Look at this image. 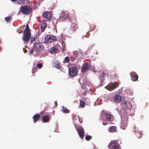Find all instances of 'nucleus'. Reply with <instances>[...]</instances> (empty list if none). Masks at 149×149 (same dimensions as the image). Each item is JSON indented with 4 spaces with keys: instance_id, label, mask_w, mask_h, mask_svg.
I'll list each match as a JSON object with an SVG mask.
<instances>
[{
    "instance_id": "nucleus-5",
    "label": "nucleus",
    "mask_w": 149,
    "mask_h": 149,
    "mask_svg": "<svg viewBox=\"0 0 149 149\" xmlns=\"http://www.w3.org/2000/svg\"><path fill=\"white\" fill-rule=\"evenodd\" d=\"M23 36L22 38L23 40L26 43L29 42L31 37V32H23Z\"/></svg>"
},
{
    "instance_id": "nucleus-49",
    "label": "nucleus",
    "mask_w": 149,
    "mask_h": 149,
    "mask_svg": "<svg viewBox=\"0 0 149 149\" xmlns=\"http://www.w3.org/2000/svg\"><path fill=\"white\" fill-rule=\"evenodd\" d=\"M134 128H136V127H134Z\"/></svg>"
},
{
    "instance_id": "nucleus-15",
    "label": "nucleus",
    "mask_w": 149,
    "mask_h": 149,
    "mask_svg": "<svg viewBox=\"0 0 149 149\" xmlns=\"http://www.w3.org/2000/svg\"><path fill=\"white\" fill-rule=\"evenodd\" d=\"M106 120L109 121H112L113 120V117L111 115L107 113H105L103 115Z\"/></svg>"
},
{
    "instance_id": "nucleus-47",
    "label": "nucleus",
    "mask_w": 149,
    "mask_h": 149,
    "mask_svg": "<svg viewBox=\"0 0 149 149\" xmlns=\"http://www.w3.org/2000/svg\"><path fill=\"white\" fill-rule=\"evenodd\" d=\"M84 37V36H82V38H83Z\"/></svg>"
},
{
    "instance_id": "nucleus-35",
    "label": "nucleus",
    "mask_w": 149,
    "mask_h": 149,
    "mask_svg": "<svg viewBox=\"0 0 149 149\" xmlns=\"http://www.w3.org/2000/svg\"><path fill=\"white\" fill-rule=\"evenodd\" d=\"M57 50V49L54 47H53L52 48V51L53 52H56Z\"/></svg>"
},
{
    "instance_id": "nucleus-48",
    "label": "nucleus",
    "mask_w": 149,
    "mask_h": 149,
    "mask_svg": "<svg viewBox=\"0 0 149 149\" xmlns=\"http://www.w3.org/2000/svg\"><path fill=\"white\" fill-rule=\"evenodd\" d=\"M134 128H136V127H134Z\"/></svg>"
},
{
    "instance_id": "nucleus-45",
    "label": "nucleus",
    "mask_w": 149,
    "mask_h": 149,
    "mask_svg": "<svg viewBox=\"0 0 149 149\" xmlns=\"http://www.w3.org/2000/svg\"><path fill=\"white\" fill-rule=\"evenodd\" d=\"M1 50H2L1 48V47H0V52H1Z\"/></svg>"
},
{
    "instance_id": "nucleus-17",
    "label": "nucleus",
    "mask_w": 149,
    "mask_h": 149,
    "mask_svg": "<svg viewBox=\"0 0 149 149\" xmlns=\"http://www.w3.org/2000/svg\"><path fill=\"white\" fill-rule=\"evenodd\" d=\"M113 100L115 102L119 103L121 100L122 97L118 94H116L113 97Z\"/></svg>"
},
{
    "instance_id": "nucleus-11",
    "label": "nucleus",
    "mask_w": 149,
    "mask_h": 149,
    "mask_svg": "<svg viewBox=\"0 0 149 149\" xmlns=\"http://www.w3.org/2000/svg\"><path fill=\"white\" fill-rule=\"evenodd\" d=\"M78 134L81 139L84 136L85 132L84 128L82 127H79L77 129Z\"/></svg>"
},
{
    "instance_id": "nucleus-50",
    "label": "nucleus",
    "mask_w": 149,
    "mask_h": 149,
    "mask_svg": "<svg viewBox=\"0 0 149 149\" xmlns=\"http://www.w3.org/2000/svg\"><path fill=\"white\" fill-rule=\"evenodd\" d=\"M107 76H108V74H107Z\"/></svg>"
},
{
    "instance_id": "nucleus-3",
    "label": "nucleus",
    "mask_w": 149,
    "mask_h": 149,
    "mask_svg": "<svg viewBox=\"0 0 149 149\" xmlns=\"http://www.w3.org/2000/svg\"><path fill=\"white\" fill-rule=\"evenodd\" d=\"M69 21L72 23L70 29L73 32L75 31L78 29L77 23L76 19L74 18L72 21V19H70Z\"/></svg>"
},
{
    "instance_id": "nucleus-29",
    "label": "nucleus",
    "mask_w": 149,
    "mask_h": 149,
    "mask_svg": "<svg viewBox=\"0 0 149 149\" xmlns=\"http://www.w3.org/2000/svg\"><path fill=\"white\" fill-rule=\"evenodd\" d=\"M30 31L31 30L29 28L28 25L27 24L26 25V28L24 32L25 33V32H30Z\"/></svg>"
},
{
    "instance_id": "nucleus-14",
    "label": "nucleus",
    "mask_w": 149,
    "mask_h": 149,
    "mask_svg": "<svg viewBox=\"0 0 149 149\" xmlns=\"http://www.w3.org/2000/svg\"><path fill=\"white\" fill-rule=\"evenodd\" d=\"M46 19L47 21L50 20L52 15L48 11L45 12L42 15Z\"/></svg>"
},
{
    "instance_id": "nucleus-46",
    "label": "nucleus",
    "mask_w": 149,
    "mask_h": 149,
    "mask_svg": "<svg viewBox=\"0 0 149 149\" xmlns=\"http://www.w3.org/2000/svg\"><path fill=\"white\" fill-rule=\"evenodd\" d=\"M24 53H26V52H25V51H24Z\"/></svg>"
},
{
    "instance_id": "nucleus-23",
    "label": "nucleus",
    "mask_w": 149,
    "mask_h": 149,
    "mask_svg": "<svg viewBox=\"0 0 149 149\" xmlns=\"http://www.w3.org/2000/svg\"><path fill=\"white\" fill-rule=\"evenodd\" d=\"M116 130V128L115 126H111L109 128V131L110 132H113Z\"/></svg>"
},
{
    "instance_id": "nucleus-22",
    "label": "nucleus",
    "mask_w": 149,
    "mask_h": 149,
    "mask_svg": "<svg viewBox=\"0 0 149 149\" xmlns=\"http://www.w3.org/2000/svg\"><path fill=\"white\" fill-rule=\"evenodd\" d=\"M12 1H17V3L20 5L24 4L26 0H11Z\"/></svg>"
},
{
    "instance_id": "nucleus-20",
    "label": "nucleus",
    "mask_w": 149,
    "mask_h": 149,
    "mask_svg": "<svg viewBox=\"0 0 149 149\" xmlns=\"http://www.w3.org/2000/svg\"><path fill=\"white\" fill-rule=\"evenodd\" d=\"M40 26V32H42L44 31L47 27L46 24L45 22H44V23L42 22Z\"/></svg>"
},
{
    "instance_id": "nucleus-12",
    "label": "nucleus",
    "mask_w": 149,
    "mask_h": 149,
    "mask_svg": "<svg viewBox=\"0 0 149 149\" xmlns=\"http://www.w3.org/2000/svg\"><path fill=\"white\" fill-rule=\"evenodd\" d=\"M90 68V65L87 63H85L83 64L81 68V71L83 72H85L87 71Z\"/></svg>"
},
{
    "instance_id": "nucleus-36",
    "label": "nucleus",
    "mask_w": 149,
    "mask_h": 149,
    "mask_svg": "<svg viewBox=\"0 0 149 149\" xmlns=\"http://www.w3.org/2000/svg\"><path fill=\"white\" fill-rule=\"evenodd\" d=\"M36 39V37H32L31 38V43L33 41H34Z\"/></svg>"
},
{
    "instance_id": "nucleus-26",
    "label": "nucleus",
    "mask_w": 149,
    "mask_h": 149,
    "mask_svg": "<svg viewBox=\"0 0 149 149\" xmlns=\"http://www.w3.org/2000/svg\"><path fill=\"white\" fill-rule=\"evenodd\" d=\"M106 74L105 71H101L100 73V77H101L104 78L105 77Z\"/></svg>"
},
{
    "instance_id": "nucleus-39",
    "label": "nucleus",
    "mask_w": 149,
    "mask_h": 149,
    "mask_svg": "<svg viewBox=\"0 0 149 149\" xmlns=\"http://www.w3.org/2000/svg\"><path fill=\"white\" fill-rule=\"evenodd\" d=\"M17 32L19 33L20 34L22 32V31L20 29H18L17 30Z\"/></svg>"
},
{
    "instance_id": "nucleus-1",
    "label": "nucleus",
    "mask_w": 149,
    "mask_h": 149,
    "mask_svg": "<svg viewBox=\"0 0 149 149\" xmlns=\"http://www.w3.org/2000/svg\"><path fill=\"white\" fill-rule=\"evenodd\" d=\"M20 11L24 14H30L32 11V8L29 6H24L20 8Z\"/></svg>"
},
{
    "instance_id": "nucleus-33",
    "label": "nucleus",
    "mask_w": 149,
    "mask_h": 149,
    "mask_svg": "<svg viewBox=\"0 0 149 149\" xmlns=\"http://www.w3.org/2000/svg\"><path fill=\"white\" fill-rule=\"evenodd\" d=\"M11 17H5V19L6 21L9 22V21H10V19H11Z\"/></svg>"
},
{
    "instance_id": "nucleus-31",
    "label": "nucleus",
    "mask_w": 149,
    "mask_h": 149,
    "mask_svg": "<svg viewBox=\"0 0 149 149\" xmlns=\"http://www.w3.org/2000/svg\"><path fill=\"white\" fill-rule=\"evenodd\" d=\"M92 138V137L89 135H87L86 136L85 139L87 141H89Z\"/></svg>"
},
{
    "instance_id": "nucleus-27",
    "label": "nucleus",
    "mask_w": 149,
    "mask_h": 149,
    "mask_svg": "<svg viewBox=\"0 0 149 149\" xmlns=\"http://www.w3.org/2000/svg\"><path fill=\"white\" fill-rule=\"evenodd\" d=\"M54 66L57 68L59 69L61 68V66L60 64L57 61L54 64Z\"/></svg>"
},
{
    "instance_id": "nucleus-32",
    "label": "nucleus",
    "mask_w": 149,
    "mask_h": 149,
    "mask_svg": "<svg viewBox=\"0 0 149 149\" xmlns=\"http://www.w3.org/2000/svg\"><path fill=\"white\" fill-rule=\"evenodd\" d=\"M64 61L66 63H68L70 61L69 57L68 56L66 57L64 59Z\"/></svg>"
},
{
    "instance_id": "nucleus-19",
    "label": "nucleus",
    "mask_w": 149,
    "mask_h": 149,
    "mask_svg": "<svg viewBox=\"0 0 149 149\" xmlns=\"http://www.w3.org/2000/svg\"><path fill=\"white\" fill-rule=\"evenodd\" d=\"M124 107L125 108L130 109L132 108V105L130 102L128 101H125L124 103Z\"/></svg>"
},
{
    "instance_id": "nucleus-24",
    "label": "nucleus",
    "mask_w": 149,
    "mask_h": 149,
    "mask_svg": "<svg viewBox=\"0 0 149 149\" xmlns=\"http://www.w3.org/2000/svg\"><path fill=\"white\" fill-rule=\"evenodd\" d=\"M116 74L114 72H111L110 74V77L111 79H115Z\"/></svg>"
},
{
    "instance_id": "nucleus-37",
    "label": "nucleus",
    "mask_w": 149,
    "mask_h": 149,
    "mask_svg": "<svg viewBox=\"0 0 149 149\" xmlns=\"http://www.w3.org/2000/svg\"><path fill=\"white\" fill-rule=\"evenodd\" d=\"M139 134L141 136H140L139 137H138V138H141V135H142L143 133L142 132L140 131L137 134Z\"/></svg>"
},
{
    "instance_id": "nucleus-21",
    "label": "nucleus",
    "mask_w": 149,
    "mask_h": 149,
    "mask_svg": "<svg viewBox=\"0 0 149 149\" xmlns=\"http://www.w3.org/2000/svg\"><path fill=\"white\" fill-rule=\"evenodd\" d=\"M50 118L49 116H44L42 118V121L44 123L47 122L49 120Z\"/></svg>"
},
{
    "instance_id": "nucleus-44",
    "label": "nucleus",
    "mask_w": 149,
    "mask_h": 149,
    "mask_svg": "<svg viewBox=\"0 0 149 149\" xmlns=\"http://www.w3.org/2000/svg\"><path fill=\"white\" fill-rule=\"evenodd\" d=\"M74 126L76 128H77V125H74Z\"/></svg>"
},
{
    "instance_id": "nucleus-13",
    "label": "nucleus",
    "mask_w": 149,
    "mask_h": 149,
    "mask_svg": "<svg viewBox=\"0 0 149 149\" xmlns=\"http://www.w3.org/2000/svg\"><path fill=\"white\" fill-rule=\"evenodd\" d=\"M34 50L37 53H38L40 51L42 46L39 43H36L34 45Z\"/></svg>"
},
{
    "instance_id": "nucleus-7",
    "label": "nucleus",
    "mask_w": 149,
    "mask_h": 149,
    "mask_svg": "<svg viewBox=\"0 0 149 149\" xmlns=\"http://www.w3.org/2000/svg\"><path fill=\"white\" fill-rule=\"evenodd\" d=\"M69 16L67 12L63 11L61 13L59 20L61 21H65L67 19H68Z\"/></svg>"
},
{
    "instance_id": "nucleus-9",
    "label": "nucleus",
    "mask_w": 149,
    "mask_h": 149,
    "mask_svg": "<svg viewBox=\"0 0 149 149\" xmlns=\"http://www.w3.org/2000/svg\"><path fill=\"white\" fill-rule=\"evenodd\" d=\"M118 86V84L111 82L107 86V89L110 91H112Z\"/></svg>"
},
{
    "instance_id": "nucleus-28",
    "label": "nucleus",
    "mask_w": 149,
    "mask_h": 149,
    "mask_svg": "<svg viewBox=\"0 0 149 149\" xmlns=\"http://www.w3.org/2000/svg\"><path fill=\"white\" fill-rule=\"evenodd\" d=\"M62 111L64 113H69V111L65 107H63Z\"/></svg>"
},
{
    "instance_id": "nucleus-2",
    "label": "nucleus",
    "mask_w": 149,
    "mask_h": 149,
    "mask_svg": "<svg viewBox=\"0 0 149 149\" xmlns=\"http://www.w3.org/2000/svg\"><path fill=\"white\" fill-rule=\"evenodd\" d=\"M108 147L110 149H120V145L116 141H113L109 144Z\"/></svg>"
},
{
    "instance_id": "nucleus-38",
    "label": "nucleus",
    "mask_w": 149,
    "mask_h": 149,
    "mask_svg": "<svg viewBox=\"0 0 149 149\" xmlns=\"http://www.w3.org/2000/svg\"><path fill=\"white\" fill-rule=\"evenodd\" d=\"M29 53L31 55L33 54V49H31L29 50Z\"/></svg>"
},
{
    "instance_id": "nucleus-4",
    "label": "nucleus",
    "mask_w": 149,
    "mask_h": 149,
    "mask_svg": "<svg viewBox=\"0 0 149 149\" xmlns=\"http://www.w3.org/2000/svg\"><path fill=\"white\" fill-rule=\"evenodd\" d=\"M45 42L47 43H51L55 41L56 39L55 37L52 35H47L44 38Z\"/></svg>"
},
{
    "instance_id": "nucleus-6",
    "label": "nucleus",
    "mask_w": 149,
    "mask_h": 149,
    "mask_svg": "<svg viewBox=\"0 0 149 149\" xmlns=\"http://www.w3.org/2000/svg\"><path fill=\"white\" fill-rule=\"evenodd\" d=\"M128 123V118L127 116L122 118V122L120 125L121 128L125 130Z\"/></svg>"
},
{
    "instance_id": "nucleus-43",
    "label": "nucleus",
    "mask_w": 149,
    "mask_h": 149,
    "mask_svg": "<svg viewBox=\"0 0 149 149\" xmlns=\"http://www.w3.org/2000/svg\"><path fill=\"white\" fill-rule=\"evenodd\" d=\"M102 124L104 125H107V123H106L105 122H104Z\"/></svg>"
},
{
    "instance_id": "nucleus-8",
    "label": "nucleus",
    "mask_w": 149,
    "mask_h": 149,
    "mask_svg": "<svg viewBox=\"0 0 149 149\" xmlns=\"http://www.w3.org/2000/svg\"><path fill=\"white\" fill-rule=\"evenodd\" d=\"M46 108H45L43 111L40 112V114H36L33 116L32 118L33 119V121L34 123H36V122L38 121L39 120L40 115H42V114L44 113L45 111L46 110Z\"/></svg>"
},
{
    "instance_id": "nucleus-18",
    "label": "nucleus",
    "mask_w": 149,
    "mask_h": 149,
    "mask_svg": "<svg viewBox=\"0 0 149 149\" xmlns=\"http://www.w3.org/2000/svg\"><path fill=\"white\" fill-rule=\"evenodd\" d=\"M73 54L74 56L78 59L81 58L82 55V53L80 51H75L73 52Z\"/></svg>"
},
{
    "instance_id": "nucleus-25",
    "label": "nucleus",
    "mask_w": 149,
    "mask_h": 149,
    "mask_svg": "<svg viewBox=\"0 0 149 149\" xmlns=\"http://www.w3.org/2000/svg\"><path fill=\"white\" fill-rule=\"evenodd\" d=\"M80 103L79 106L82 108L84 107L85 105V102L84 101H82L81 100H79Z\"/></svg>"
},
{
    "instance_id": "nucleus-34",
    "label": "nucleus",
    "mask_w": 149,
    "mask_h": 149,
    "mask_svg": "<svg viewBox=\"0 0 149 149\" xmlns=\"http://www.w3.org/2000/svg\"><path fill=\"white\" fill-rule=\"evenodd\" d=\"M37 66L38 68H41L43 66L41 63H39L37 65Z\"/></svg>"
},
{
    "instance_id": "nucleus-10",
    "label": "nucleus",
    "mask_w": 149,
    "mask_h": 149,
    "mask_svg": "<svg viewBox=\"0 0 149 149\" xmlns=\"http://www.w3.org/2000/svg\"><path fill=\"white\" fill-rule=\"evenodd\" d=\"M69 72L70 75L72 76H75L77 73V68L75 67H72L69 69Z\"/></svg>"
},
{
    "instance_id": "nucleus-41",
    "label": "nucleus",
    "mask_w": 149,
    "mask_h": 149,
    "mask_svg": "<svg viewBox=\"0 0 149 149\" xmlns=\"http://www.w3.org/2000/svg\"><path fill=\"white\" fill-rule=\"evenodd\" d=\"M92 70L95 72H96V71L95 68H93L92 69Z\"/></svg>"
},
{
    "instance_id": "nucleus-40",
    "label": "nucleus",
    "mask_w": 149,
    "mask_h": 149,
    "mask_svg": "<svg viewBox=\"0 0 149 149\" xmlns=\"http://www.w3.org/2000/svg\"><path fill=\"white\" fill-rule=\"evenodd\" d=\"M79 120L80 123H82L83 122L82 119L79 117Z\"/></svg>"
},
{
    "instance_id": "nucleus-16",
    "label": "nucleus",
    "mask_w": 149,
    "mask_h": 149,
    "mask_svg": "<svg viewBox=\"0 0 149 149\" xmlns=\"http://www.w3.org/2000/svg\"><path fill=\"white\" fill-rule=\"evenodd\" d=\"M131 80L133 81H136L138 78V76L135 72H132L130 73Z\"/></svg>"
},
{
    "instance_id": "nucleus-30",
    "label": "nucleus",
    "mask_w": 149,
    "mask_h": 149,
    "mask_svg": "<svg viewBox=\"0 0 149 149\" xmlns=\"http://www.w3.org/2000/svg\"><path fill=\"white\" fill-rule=\"evenodd\" d=\"M62 50L63 51L66 50L65 44L64 42H62Z\"/></svg>"
},
{
    "instance_id": "nucleus-42",
    "label": "nucleus",
    "mask_w": 149,
    "mask_h": 149,
    "mask_svg": "<svg viewBox=\"0 0 149 149\" xmlns=\"http://www.w3.org/2000/svg\"><path fill=\"white\" fill-rule=\"evenodd\" d=\"M54 103H55V106H57V102L56 101H55L54 102Z\"/></svg>"
}]
</instances>
